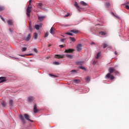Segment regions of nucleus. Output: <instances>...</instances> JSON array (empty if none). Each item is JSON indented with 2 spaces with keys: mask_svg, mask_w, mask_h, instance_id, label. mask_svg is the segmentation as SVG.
<instances>
[{
  "mask_svg": "<svg viewBox=\"0 0 129 129\" xmlns=\"http://www.w3.org/2000/svg\"><path fill=\"white\" fill-rule=\"evenodd\" d=\"M65 40H66V39H65V38H63V39H60V41H61V42H64V41H65Z\"/></svg>",
  "mask_w": 129,
  "mask_h": 129,
  "instance_id": "c03bdc74",
  "label": "nucleus"
},
{
  "mask_svg": "<svg viewBox=\"0 0 129 129\" xmlns=\"http://www.w3.org/2000/svg\"><path fill=\"white\" fill-rule=\"evenodd\" d=\"M82 49V44H79L77 45V50L78 52H79L80 51H81Z\"/></svg>",
  "mask_w": 129,
  "mask_h": 129,
  "instance_id": "7ed1b4c3",
  "label": "nucleus"
},
{
  "mask_svg": "<svg viewBox=\"0 0 129 129\" xmlns=\"http://www.w3.org/2000/svg\"><path fill=\"white\" fill-rule=\"evenodd\" d=\"M42 24L41 23L38 24V25H35L34 27V29H36V30H39L40 28H42Z\"/></svg>",
  "mask_w": 129,
  "mask_h": 129,
  "instance_id": "20e7f679",
  "label": "nucleus"
},
{
  "mask_svg": "<svg viewBox=\"0 0 129 129\" xmlns=\"http://www.w3.org/2000/svg\"><path fill=\"white\" fill-rule=\"evenodd\" d=\"M96 63H97V61L95 60H94L93 64V65H95V64H96Z\"/></svg>",
  "mask_w": 129,
  "mask_h": 129,
  "instance_id": "a18cd8bd",
  "label": "nucleus"
},
{
  "mask_svg": "<svg viewBox=\"0 0 129 129\" xmlns=\"http://www.w3.org/2000/svg\"><path fill=\"white\" fill-rule=\"evenodd\" d=\"M19 117L21 120V121H22L23 123H26V120H25V118H24V116L22 115H19Z\"/></svg>",
  "mask_w": 129,
  "mask_h": 129,
  "instance_id": "423d86ee",
  "label": "nucleus"
},
{
  "mask_svg": "<svg viewBox=\"0 0 129 129\" xmlns=\"http://www.w3.org/2000/svg\"><path fill=\"white\" fill-rule=\"evenodd\" d=\"M9 31L11 33H13V30H12V29L10 28Z\"/></svg>",
  "mask_w": 129,
  "mask_h": 129,
  "instance_id": "de8ad7c7",
  "label": "nucleus"
},
{
  "mask_svg": "<svg viewBox=\"0 0 129 129\" xmlns=\"http://www.w3.org/2000/svg\"><path fill=\"white\" fill-rule=\"evenodd\" d=\"M24 115L25 118L27 119V120H31V119H30V116H29V115L25 114Z\"/></svg>",
  "mask_w": 129,
  "mask_h": 129,
  "instance_id": "f8f14e48",
  "label": "nucleus"
},
{
  "mask_svg": "<svg viewBox=\"0 0 129 129\" xmlns=\"http://www.w3.org/2000/svg\"><path fill=\"white\" fill-rule=\"evenodd\" d=\"M75 6L77 7V9L78 11H80V7L78 6V4H77V2L75 3Z\"/></svg>",
  "mask_w": 129,
  "mask_h": 129,
  "instance_id": "a211bd4d",
  "label": "nucleus"
},
{
  "mask_svg": "<svg viewBox=\"0 0 129 129\" xmlns=\"http://www.w3.org/2000/svg\"><path fill=\"white\" fill-rule=\"evenodd\" d=\"M19 56H21V57H25V55H19Z\"/></svg>",
  "mask_w": 129,
  "mask_h": 129,
  "instance_id": "3c124183",
  "label": "nucleus"
},
{
  "mask_svg": "<svg viewBox=\"0 0 129 129\" xmlns=\"http://www.w3.org/2000/svg\"><path fill=\"white\" fill-rule=\"evenodd\" d=\"M9 104H10V106H11V107L13 106V101H12V100H10Z\"/></svg>",
  "mask_w": 129,
  "mask_h": 129,
  "instance_id": "cd10ccee",
  "label": "nucleus"
},
{
  "mask_svg": "<svg viewBox=\"0 0 129 129\" xmlns=\"http://www.w3.org/2000/svg\"><path fill=\"white\" fill-rule=\"evenodd\" d=\"M55 58H57V59L64 58V55H60L59 54H55Z\"/></svg>",
  "mask_w": 129,
  "mask_h": 129,
  "instance_id": "6e6552de",
  "label": "nucleus"
},
{
  "mask_svg": "<svg viewBox=\"0 0 129 129\" xmlns=\"http://www.w3.org/2000/svg\"><path fill=\"white\" fill-rule=\"evenodd\" d=\"M59 47H60V48H63L64 46H63V45H59Z\"/></svg>",
  "mask_w": 129,
  "mask_h": 129,
  "instance_id": "09e8293b",
  "label": "nucleus"
},
{
  "mask_svg": "<svg viewBox=\"0 0 129 129\" xmlns=\"http://www.w3.org/2000/svg\"><path fill=\"white\" fill-rule=\"evenodd\" d=\"M66 56L67 58H69L70 59H72L73 58V56L71 54H66Z\"/></svg>",
  "mask_w": 129,
  "mask_h": 129,
  "instance_id": "412c9836",
  "label": "nucleus"
},
{
  "mask_svg": "<svg viewBox=\"0 0 129 129\" xmlns=\"http://www.w3.org/2000/svg\"><path fill=\"white\" fill-rule=\"evenodd\" d=\"M112 14L113 16H114V17H116V18H117V19H119V16H115V15H114V13H113V12L112 13Z\"/></svg>",
  "mask_w": 129,
  "mask_h": 129,
  "instance_id": "58836bf2",
  "label": "nucleus"
},
{
  "mask_svg": "<svg viewBox=\"0 0 129 129\" xmlns=\"http://www.w3.org/2000/svg\"><path fill=\"white\" fill-rule=\"evenodd\" d=\"M80 69H82V70H85V68L83 66L80 67Z\"/></svg>",
  "mask_w": 129,
  "mask_h": 129,
  "instance_id": "c9c22d12",
  "label": "nucleus"
},
{
  "mask_svg": "<svg viewBox=\"0 0 129 129\" xmlns=\"http://www.w3.org/2000/svg\"><path fill=\"white\" fill-rule=\"evenodd\" d=\"M108 71L109 73H108L106 76L105 78H109L111 79V80H113L114 79V77L111 74L112 73H114V74H119V72L117 71H115V69H114V68H109Z\"/></svg>",
  "mask_w": 129,
  "mask_h": 129,
  "instance_id": "f257e3e1",
  "label": "nucleus"
},
{
  "mask_svg": "<svg viewBox=\"0 0 129 129\" xmlns=\"http://www.w3.org/2000/svg\"><path fill=\"white\" fill-rule=\"evenodd\" d=\"M114 54H115V55H117V52H116V51H115Z\"/></svg>",
  "mask_w": 129,
  "mask_h": 129,
  "instance_id": "603ef678",
  "label": "nucleus"
},
{
  "mask_svg": "<svg viewBox=\"0 0 129 129\" xmlns=\"http://www.w3.org/2000/svg\"><path fill=\"white\" fill-rule=\"evenodd\" d=\"M125 9H126V10H129V6L128 5H126L125 6Z\"/></svg>",
  "mask_w": 129,
  "mask_h": 129,
  "instance_id": "37998d69",
  "label": "nucleus"
},
{
  "mask_svg": "<svg viewBox=\"0 0 129 129\" xmlns=\"http://www.w3.org/2000/svg\"><path fill=\"white\" fill-rule=\"evenodd\" d=\"M80 4V5H82V6H84V7L87 6V4H86V3L84 2V1H81Z\"/></svg>",
  "mask_w": 129,
  "mask_h": 129,
  "instance_id": "aec40b11",
  "label": "nucleus"
},
{
  "mask_svg": "<svg viewBox=\"0 0 129 129\" xmlns=\"http://www.w3.org/2000/svg\"><path fill=\"white\" fill-rule=\"evenodd\" d=\"M70 39L71 41H72V42H75V41H76V40H75V38L74 37H70Z\"/></svg>",
  "mask_w": 129,
  "mask_h": 129,
  "instance_id": "bb28decb",
  "label": "nucleus"
},
{
  "mask_svg": "<svg viewBox=\"0 0 129 129\" xmlns=\"http://www.w3.org/2000/svg\"><path fill=\"white\" fill-rule=\"evenodd\" d=\"M0 18H1V19L2 20V21H3V22H6V21L5 20V19L3 18V17H2V15H0Z\"/></svg>",
  "mask_w": 129,
  "mask_h": 129,
  "instance_id": "4c0bfd02",
  "label": "nucleus"
},
{
  "mask_svg": "<svg viewBox=\"0 0 129 129\" xmlns=\"http://www.w3.org/2000/svg\"><path fill=\"white\" fill-rule=\"evenodd\" d=\"M33 51L34 52H35V53H38V50H37V48H34Z\"/></svg>",
  "mask_w": 129,
  "mask_h": 129,
  "instance_id": "ea45409f",
  "label": "nucleus"
},
{
  "mask_svg": "<svg viewBox=\"0 0 129 129\" xmlns=\"http://www.w3.org/2000/svg\"><path fill=\"white\" fill-rule=\"evenodd\" d=\"M100 56V52H99L97 53L96 55V58L98 59V58H99Z\"/></svg>",
  "mask_w": 129,
  "mask_h": 129,
  "instance_id": "a878e982",
  "label": "nucleus"
},
{
  "mask_svg": "<svg viewBox=\"0 0 129 129\" xmlns=\"http://www.w3.org/2000/svg\"><path fill=\"white\" fill-rule=\"evenodd\" d=\"M49 76H53V77H57L56 76H54V75H52V74H49Z\"/></svg>",
  "mask_w": 129,
  "mask_h": 129,
  "instance_id": "49530a36",
  "label": "nucleus"
},
{
  "mask_svg": "<svg viewBox=\"0 0 129 129\" xmlns=\"http://www.w3.org/2000/svg\"><path fill=\"white\" fill-rule=\"evenodd\" d=\"M30 26H32V25L31 24V22H29V27H30Z\"/></svg>",
  "mask_w": 129,
  "mask_h": 129,
  "instance_id": "6e6d98bb",
  "label": "nucleus"
},
{
  "mask_svg": "<svg viewBox=\"0 0 129 129\" xmlns=\"http://www.w3.org/2000/svg\"><path fill=\"white\" fill-rule=\"evenodd\" d=\"M70 14H68L67 15H65V17H69Z\"/></svg>",
  "mask_w": 129,
  "mask_h": 129,
  "instance_id": "8fccbe9b",
  "label": "nucleus"
},
{
  "mask_svg": "<svg viewBox=\"0 0 129 129\" xmlns=\"http://www.w3.org/2000/svg\"><path fill=\"white\" fill-rule=\"evenodd\" d=\"M12 58H13L14 59H19V58H17V57H12Z\"/></svg>",
  "mask_w": 129,
  "mask_h": 129,
  "instance_id": "4d7b16f0",
  "label": "nucleus"
},
{
  "mask_svg": "<svg viewBox=\"0 0 129 129\" xmlns=\"http://www.w3.org/2000/svg\"><path fill=\"white\" fill-rule=\"evenodd\" d=\"M74 82L75 83H80V80L78 79L74 80Z\"/></svg>",
  "mask_w": 129,
  "mask_h": 129,
  "instance_id": "393cba45",
  "label": "nucleus"
},
{
  "mask_svg": "<svg viewBox=\"0 0 129 129\" xmlns=\"http://www.w3.org/2000/svg\"><path fill=\"white\" fill-rule=\"evenodd\" d=\"M5 10V7L3 6H0V12H2Z\"/></svg>",
  "mask_w": 129,
  "mask_h": 129,
  "instance_id": "c756f323",
  "label": "nucleus"
},
{
  "mask_svg": "<svg viewBox=\"0 0 129 129\" xmlns=\"http://www.w3.org/2000/svg\"><path fill=\"white\" fill-rule=\"evenodd\" d=\"M31 3H32V0L29 1V5L28 6L27 10H26V15L27 16L30 17L31 16V12H32V6H31Z\"/></svg>",
  "mask_w": 129,
  "mask_h": 129,
  "instance_id": "f03ea898",
  "label": "nucleus"
},
{
  "mask_svg": "<svg viewBox=\"0 0 129 129\" xmlns=\"http://www.w3.org/2000/svg\"><path fill=\"white\" fill-rule=\"evenodd\" d=\"M39 111V110L37 109V105L35 104L34 106V112L37 113Z\"/></svg>",
  "mask_w": 129,
  "mask_h": 129,
  "instance_id": "1a4fd4ad",
  "label": "nucleus"
},
{
  "mask_svg": "<svg viewBox=\"0 0 129 129\" xmlns=\"http://www.w3.org/2000/svg\"><path fill=\"white\" fill-rule=\"evenodd\" d=\"M45 19V16H39L38 17V20L40 21V22H42Z\"/></svg>",
  "mask_w": 129,
  "mask_h": 129,
  "instance_id": "dca6fc26",
  "label": "nucleus"
},
{
  "mask_svg": "<svg viewBox=\"0 0 129 129\" xmlns=\"http://www.w3.org/2000/svg\"><path fill=\"white\" fill-rule=\"evenodd\" d=\"M27 50V47H23L22 52H25Z\"/></svg>",
  "mask_w": 129,
  "mask_h": 129,
  "instance_id": "e433bc0d",
  "label": "nucleus"
},
{
  "mask_svg": "<svg viewBox=\"0 0 129 129\" xmlns=\"http://www.w3.org/2000/svg\"><path fill=\"white\" fill-rule=\"evenodd\" d=\"M4 81H5V78H4V77H0V83L4 82Z\"/></svg>",
  "mask_w": 129,
  "mask_h": 129,
  "instance_id": "5701e85b",
  "label": "nucleus"
},
{
  "mask_svg": "<svg viewBox=\"0 0 129 129\" xmlns=\"http://www.w3.org/2000/svg\"><path fill=\"white\" fill-rule=\"evenodd\" d=\"M30 39H31V34H28L27 37L24 38V40H25V41H26L27 42H28V41H30Z\"/></svg>",
  "mask_w": 129,
  "mask_h": 129,
  "instance_id": "39448f33",
  "label": "nucleus"
},
{
  "mask_svg": "<svg viewBox=\"0 0 129 129\" xmlns=\"http://www.w3.org/2000/svg\"><path fill=\"white\" fill-rule=\"evenodd\" d=\"M50 46H51V45H50V44H49V45H48V47H50Z\"/></svg>",
  "mask_w": 129,
  "mask_h": 129,
  "instance_id": "13d9d810",
  "label": "nucleus"
},
{
  "mask_svg": "<svg viewBox=\"0 0 129 129\" xmlns=\"http://www.w3.org/2000/svg\"><path fill=\"white\" fill-rule=\"evenodd\" d=\"M37 7L38 8H39V9H41V10H43V4L42 3L38 4Z\"/></svg>",
  "mask_w": 129,
  "mask_h": 129,
  "instance_id": "ddd939ff",
  "label": "nucleus"
},
{
  "mask_svg": "<svg viewBox=\"0 0 129 129\" xmlns=\"http://www.w3.org/2000/svg\"><path fill=\"white\" fill-rule=\"evenodd\" d=\"M85 80H86L87 82H89L90 81V77L88 76L85 78Z\"/></svg>",
  "mask_w": 129,
  "mask_h": 129,
  "instance_id": "b1692460",
  "label": "nucleus"
},
{
  "mask_svg": "<svg viewBox=\"0 0 129 129\" xmlns=\"http://www.w3.org/2000/svg\"><path fill=\"white\" fill-rule=\"evenodd\" d=\"M66 35H69V36H73V34H72L70 32H67Z\"/></svg>",
  "mask_w": 129,
  "mask_h": 129,
  "instance_id": "72a5a7b5",
  "label": "nucleus"
},
{
  "mask_svg": "<svg viewBox=\"0 0 129 129\" xmlns=\"http://www.w3.org/2000/svg\"><path fill=\"white\" fill-rule=\"evenodd\" d=\"M33 38L35 40H37L38 39V33H35L33 35Z\"/></svg>",
  "mask_w": 129,
  "mask_h": 129,
  "instance_id": "6ab92c4d",
  "label": "nucleus"
},
{
  "mask_svg": "<svg viewBox=\"0 0 129 129\" xmlns=\"http://www.w3.org/2000/svg\"><path fill=\"white\" fill-rule=\"evenodd\" d=\"M7 23L8 24L9 26H13V21L11 20H9L7 21Z\"/></svg>",
  "mask_w": 129,
  "mask_h": 129,
  "instance_id": "f3484780",
  "label": "nucleus"
},
{
  "mask_svg": "<svg viewBox=\"0 0 129 129\" xmlns=\"http://www.w3.org/2000/svg\"><path fill=\"white\" fill-rule=\"evenodd\" d=\"M29 121H31V122H34V120H29Z\"/></svg>",
  "mask_w": 129,
  "mask_h": 129,
  "instance_id": "5fc2aeb1",
  "label": "nucleus"
},
{
  "mask_svg": "<svg viewBox=\"0 0 129 129\" xmlns=\"http://www.w3.org/2000/svg\"><path fill=\"white\" fill-rule=\"evenodd\" d=\"M29 30H30V31H32V30H33V27L31 25H30V26H29Z\"/></svg>",
  "mask_w": 129,
  "mask_h": 129,
  "instance_id": "a19ab883",
  "label": "nucleus"
},
{
  "mask_svg": "<svg viewBox=\"0 0 129 129\" xmlns=\"http://www.w3.org/2000/svg\"><path fill=\"white\" fill-rule=\"evenodd\" d=\"M55 31V29H54V28L51 27L50 31H49V33H50V34H51V35H54V32Z\"/></svg>",
  "mask_w": 129,
  "mask_h": 129,
  "instance_id": "2eb2a0df",
  "label": "nucleus"
},
{
  "mask_svg": "<svg viewBox=\"0 0 129 129\" xmlns=\"http://www.w3.org/2000/svg\"><path fill=\"white\" fill-rule=\"evenodd\" d=\"M48 36H49V33L46 32L45 35H44V38H47V37H48Z\"/></svg>",
  "mask_w": 129,
  "mask_h": 129,
  "instance_id": "f704fd0d",
  "label": "nucleus"
},
{
  "mask_svg": "<svg viewBox=\"0 0 129 129\" xmlns=\"http://www.w3.org/2000/svg\"><path fill=\"white\" fill-rule=\"evenodd\" d=\"M74 49H68L65 50L64 53H72V52H74Z\"/></svg>",
  "mask_w": 129,
  "mask_h": 129,
  "instance_id": "0eeeda50",
  "label": "nucleus"
},
{
  "mask_svg": "<svg viewBox=\"0 0 129 129\" xmlns=\"http://www.w3.org/2000/svg\"><path fill=\"white\" fill-rule=\"evenodd\" d=\"M53 64L54 65H59L60 64V62H59L58 61H54Z\"/></svg>",
  "mask_w": 129,
  "mask_h": 129,
  "instance_id": "7c9ffc66",
  "label": "nucleus"
},
{
  "mask_svg": "<svg viewBox=\"0 0 129 129\" xmlns=\"http://www.w3.org/2000/svg\"><path fill=\"white\" fill-rule=\"evenodd\" d=\"M28 100L29 102H32L34 100V97L30 96L28 98Z\"/></svg>",
  "mask_w": 129,
  "mask_h": 129,
  "instance_id": "9b49d317",
  "label": "nucleus"
},
{
  "mask_svg": "<svg viewBox=\"0 0 129 129\" xmlns=\"http://www.w3.org/2000/svg\"><path fill=\"white\" fill-rule=\"evenodd\" d=\"M71 73H76V70H72V71H71Z\"/></svg>",
  "mask_w": 129,
  "mask_h": 129,
  "instance_id": "79ce46f5",
  "label": "nucleus"
},
{
  "mask_svg": "<svg viewBox=\"0 0 129 129\" xmlns=\"http://www.w3.org/2000/svg\"><path fill=\"white\" fill-rule=\"evenodd\" d=\"M106 8H109V7H110V3H106Z\"/></svg>",
  "mask_w": 129,
  "mask_h": 129,
  "instance_id": "c85d7f7f",
  "label": "nucleus"
},
{
  "mask_svg": "<svg viewBox=\"0 0 129 129\" xmlns=\"http://www.w3.org/2000/svg\"><path fill=\"white\" fill-rule=\"evenodd\" d=\"M103 45L104 49H105V48L107 46V44H106V43H104Z\"/></svg>",
  "mask_w": 129,
  "mask_h": 129,
  "instance_id": "2f4dec72",
  "label": "nucleus"
},
{
  "mask_svg": "<svg viewBox=\"0 0 129 129\" xmlns=\"http://www.w3.org/2000/svg\"><path fill=\"white\" fill-rule=\"evenodd\" d=\"M91 45H94V42H92V43H91Z\"/></svg>",
  "mask_w": 129,
  "mask_h": 129,
  "instance_id": "864d4df0",
  "label": "nucleus"
},
{
  "mask_svg": "<svg viewBox=\"0 0 129 129\" xmlns=\"http://www.w3.org/2000/svg\"><path fill=\"white\" fill-rule=\"evenodd\" d=\"M71 33H74V34H78V33H79V31L76 30L75 29H73L70 31Z\"/></svg>",
  "mask_w": 129,
  "mask_h": 129,
  "instance_id": "4468645a",
  "label": "nucleus"
},
{
  "mask_svg": "<svg viewBox=\"0 0 129 129\" xmlns=\"http://www.w3.org/2000/svg\"><path fill=\"white\" fill-rule=\"evenodd\" d=\"M100 35H102V36H105L106 35V33L103 31H101L99 32Z\"/></svg>",
  "mask_w": 129,
  "mask_h": 129,
  "instance_id": "4be33fe9",
  "label": "nucleus"
},
{
  "mask_svg": "<svg viewBox=\"0 0 129 129\" xmlns=\"http://www.w3.org/2000/svg\"><path fill=\"white\" fill-rule=\"evenodd\" d=\"M1 104H2L3 107H6V103H5V102H2Z\"/></svg>",
  "mask_w": 129,
  "mask_h": 129,
  "instance_id": "473e14b6",
  "label": "nucleus"
},
{
  "mask_svg": "<svg viewBox=\"0 0 129 129\" xmlns=\"http://www.w3.org/2000/svg\"><path fill=\"white\" fill-rule=\"evenodd\" d=\"M76 63L77 65H83V64L84 63V61H76Z\"/></svg>",
  "mask_w": 129,
  "mask_h": 129,
  "instance_id": "9d476101",
  "label": "nucleus"
},
{
  "mask_svg": "<svg viewBox=\"0 0 129 129\" xmlns=\"http://www.w3.org/2000/svg\"><path fill=\"white\" fill-rule=\"evenodd\" d=\"M110 48V47H108V49H109Z\"/></svg>",
  "mask_w": 129,
  "mask_h": 129,
  "instance_id": "bf43d9fd",
  "label": "nucleus"
}]
</instances>
